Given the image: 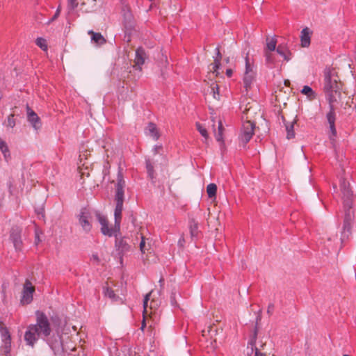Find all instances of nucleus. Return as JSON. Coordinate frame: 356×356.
<instances>
[{"label": "nucleus", "instance_id": "15", "mask_svg": "<svg viewBox=\"0 0 356 356\" xmlns=\"http://www.w3.org/2000/svg\"><path fill=\"white\" fill-rule=\"evenodd\" d=\"M27 120L35 130L40 129L42 126L40 118L29 106L27 107Z\"/></svg>", "mask_w": 356, "mask_h": 356}, {"label": "nucleus", "instance_id": "50", "mask_svg": "<svg viewBox=\"0 0 356 356\" xmlns=\"http://www.w3.org/2000/svg\"><path fill=\"white\" fill-rule=\"evenodd\" d=\"M149 296H150V293L147 294V295L145 296L144 300H145V301L148 302V301H149Z\"/></svg>", "mask_w": 356, "mask_h": 356}, {"label": "nucleus", "instance_id": "25", "mask_svg": "<svg viewBox=\"0 0 356 356\" xmlns=\"http://www.w3.org/2000/svg\"><path fill=\"white\" fill-rule=\"evenodd\" d=\"M264 55L266 57V63L269 65L270 68L274 67L276 60L272 51L269 52L266 50H264Z\"/></svg>", "mask_w": 356, "mask_h": 356}, {"label": "nucleus", "instance_id": "18", "mask_svg": "<svg viewBox=\"0 0 356 356\" xmlns=\"http://www.w3.org/2000/svg\"><path fill=\"white\" fill-rule=\"evenodd\" d=\"M88 33L91 35V41L98 46L102 45L106 42V39L100 33H96L90 30Z\"/></svg>", "mask_w": 356, "mask_h": 356}, {"label": "nucleus", "instance_id": "44", "mask_svg": "<svg viewBox=\"0 0 356 356\" xmlns=\"http://www.w3.org/2000/svg\"><path fill=\"white\" fill-rule=\"evenodd\" d=\"M283 58H284V60L286 61H289L291 58V53L289 51V49L288 50V52L286 53V56H283Z\"/></svg>", "mask_w": 356, "mask_h": 356}, {"label": "nucleus", "instance_id": "51", "mask_svg": "<svg viewBox=\"0 0 356 356\" xmlns=\"http://www.w3.org/2000/svg\"><path fill=\"white\" fill-rule=\"evenodd\" d=\"M147 302H148L143 300L144 311L146 310V307H147Z\"/></svg>", "mask_w": 356, "mask_h": 356}, {"label": "nucleus", "instance_id": "16", "mask_svg": "<svg viewBox=\"0 0 356 356\" xmlns=\"http://www.w3.org/2000/svg\"><path fill=\"white\" fill-rule=\"evenodd\" d=\"M312 32L308 27L304 28L301 31L300 41L302 47H308L311 42Z\"/></svg>", "mask_w": 356, "mask_h": 356}, {"label": "nucleus", "instance_id": "33", "mask_svg": "<svg viewBox=\"0 0 356 356\" xmlns=\"http://www.w3.org/2000/svg\"><path fill=\"white\" fill-rule=\"evenodd\" d=\"M275 50L278 54L283 57L286 56V53L288 52L289 49L284 44H280Z\"/></svg>", "mask_w": 356, "mask_h": 356}, {"label": "nucleus", "instance_id": "22", "mask_svg": "<svg viewBox=\"0 0 356 356\" xmlns=\"http://www.w3.org/2000/svg\"><path fill=\"white\" fill-rule=\"evenodd\" d=\"M0 150L3 154L4 159L6 162L11 159V155L7 143L0 138Z\"/></svg>", "mask_w": 356, "mask_h": 356}, {"label": "nucleus", "instance_id": "26", "mask_svg": "<svg viewBox=\"0 0 356 356\" xmlns=\"http://www.w3.org/2000/svg\"><path fill=\"white\" fill-rule=\"evenodd\" d=\"M277 45V39L275 37L269 39L268 37L266 38V48L264 50H266L269 52L274 51L276 49Z\"/></svg>", "mask_w": 356, "mask_h": 356}, {"label": "nucleus", "instance_id": "43", "mask_svg": "<svg viewBox=\"0 0 356 356\" xmlns=\"http://www.w3.org/2000/svg\"><path fill=\"white\" fill-rule=\"evenodd\" d=\"M6 330V331H8V330L7 329V327H6L5 326H3V323L0 320V332H1V335L3 334V330Z\"/></svg>", "mask_w": 356, "mask_h": 356}, {"label": "nucleus", "instance_id": "34", "mask_svg": "<svg viewBox=\"0 0 356 356\" xmlns=\"http://www.w3.org/2000/svg\"><path fill=\"white\" fill-rule=\"evenodd\" d=\"M36 44L43 50H46L47 49V41L42 38H38L36 39Z\"/></svg>", "mask_w": 356, "mask_h": 356}, {"label": "nucleus", "instance_id": "48", "mask_svg": "<svg viewBox=\"0 0 356 356\" xmlns=\"http://www.w3.org/2000/svg\"><path fill=\"white\" fill-rule=\"evenodd\" d=\"M145 327H146V323H145V320L144 318L143 322H142L140 330L143 331Z\"/></svg>", "mask_w": 356, "mask_h": 356}, {"label": "nucleus", "instance_id": "53", "mask_svg": "<svg viewBox=\"0 0 356 356\" xmlns=\"http://www.w3.org/2000/svg\"><path fill=\"white\" fill-rule=\"evenodd\" d=\"M225 60L227 63H228L229 62V58L228 57V58H225Z\"/></svg>", "mask_w": 356, "mask_h": 356}, {"label": "nucleus", "instance_id": "2", "mask_svg": "<svg viewBox=\"0 0 356 356\" xmlns=\"http://www.w3.org/2000/svg\"><path fill=\"white\" fill-rule=\"evenodd\" d=\"M35 314L36 323L29 325L24 334V340L26 344L33 347L35 343L41 337L47 342L54 352L58 350L61 345L60 341L56 339L54 341L49 339L52 329L48 317L43 312L40 310H37Z\"/></svg>", "mask_w": 356, "mask_h": 356}, {"label": "nucleus", "instance_id": "45", "mask_svg": "<svg viewBox=\"0 0 356 356\" xmlns=\"http://www.w3.org/2000/svg\"><path fill=\"white\" fill-rule=\"evenodd\" d=\"M163 147L162 145H156L154 147V154H159L160 152V150L162 149Z\"/></svg>", "mask_w": 356, "mask_h": 356}, {"label": "nucleus", "instance_id": "20", "mask_svg": "<svg viewBox=\"0 0 356 356\" xmlns=\"http://www.w3.org/2000/svg\"><path fill=\"white\" fill-rule=\"evenodd\" d=\"M146 131L147 134L152 137L154 140H157L159 138L160 134L156 125L154 123L149 122L146 128Z\"/></svg>", "mask_w": 356, "mask_h": 356}, {"label": "nucleus", "instance_id": "12", "mask_svg": "<svg viewBox=\"0 0 356 356\" xmlns=\"http://www.w3.org/2000/svg\"><path fill=\"white\" fill-rule=\"evenodd\" d=\"M35 291V287L29 279H26L22 291V296L21 298V303L22 305H28L33 300V295Z\"/></svg>", "mask_w": 356, "mask_h": 356}, {"label": "nucleus", "instance_id": "52", "mask_svg": "<svg viewBox=\"0 0 356 356\" xmlns=\"http://www.w3.org/2000/svg\"><path fill=\"white\" fill-rule=\"evenodd\" d=\"M288 83H289V80H285V81H284V84H285V86H287V85H288Z\"/></svg>", "mask_w": 356, "mask_h": 356}, {"label": "nucleus", "instance_id": "49", "mask_svg": "<svg viewBox=\"0 0 356 356\" xmlns=\"http://www.w3.org/2000/svg\"><path fill=\"white\" fill-rule=\"evenodd\" d=\"M159 283H160V286L161 287H163V284H164V279L163 277H161L160 280H159Z\"/></svg>", "mask_w": 356, "mask_h": 356}, {"label": "nucleus", "instance_id": "35", "mask_svg": "<svg viewBox=\"0 0 356 356\" xmlns=\"http://www.w3.org/2000/svg\"><path fill=\"white\" fill-rule=\"evenodd\" d=\"M301 92L308 97L314 96V92L312 88L308 86H305L301 90Z\"/></svg>", "mask_w": 356, "mask_h": 356}, {"label": "nucleus", "instance_id": "54", "mask_svg": "<svg viewBox=\"0 0 356 356\" xmlns=\"http://www.w3.org/2000/svg\"><path fill=\"white\" fill-rule=\"evenodd\" d=\"M343 356H350V355H343Z\"/></svg>", "mask_w": 356, "mask_h": 356}, {"label": "nucleus", "instance_id": "31", "mask_svg": "<svg viewBox=\"0 0 356 356\" xmlns=\"http://www.w3.org/2000/svg\"><path fill=\"white\" fill-rule=\"evenodd\" d=\"M3 124L7 127L13 128L16 124L15 115H9L7 120L5 121Z\"/></svg>", "mask_w": 356, "mask_h": 356}, {"label": "nucleus", "instance_id": "47", "mask_svg": "<svg viewBox=\"0 0 356 356\" xmlns=\"http://www.w3.org/2000/svg\"><path fill=\"white\" fill-rule=\"evenodd\" d=\"M232 74H233V70L232 69H227L226 70V75L228 77H231L232 76Z\"/></svg>", "mask_w": 356, "mask_h": 356}, {"label": "nucleus", "instance_id": "39", "mask_svg": "<svg viewBox=\"0 0 356 356\" xmlns=\"http://www.w3.org/2000/svg\"><path fill=\"white\" fill-rule=\"evenodd\" d=\"M275 305L273 303H270L268 306L267 314L268 316H271L273 314Z\"/></svg>", "mask_w": 356, "mask_h": 356}, {"label": "nucleus", "instance_id": "37", "mask_svg": "<svg viewBox=\"0 0 356 356\" xmlns=\"http://www.w3.org/2000/svg\"><path fill=\"white\" fill-rule=\"evenodd\" d=\"M141 238V241H140V250L141 251V252L143 254L145 253V250H147L146 248V244H145V238L143 236H140Z\"/></svg>", "mask_w": 356, "mask_h": 356}, {"label": "nucleus", "instance_id": "41", "mask_svg": "<svg viewBox=\"0 0 356 356\" xmlns=\"http://www.w3.org/2000/svg\"><path fill=\"white\" fill-rule=\"evenodd\" d=\"M129 220L135 226L136 218L134 216V213H131L129 216Z\"/></svg>", "mask_w": 356, "mask_h": 356}, {"label": "nucleus", "instance_id": "27", "mask_svg": "<svg viewBox=\"0 0 356 356\" xmlns=\"http://www.w3.org/2000/svg\"><path fill=\"white\" fill-rule=\"evenodd\" d=\"M207 192L209 198L216 197L217 186L215 184H209L207 187Z\"/></svg>", "mask_w": 356, "mask_h": 356}, {"label": "nucleus", "instance_id": "1", "mask_svg": "<svg viewBox=\"0 0 356 356\" xmlns=\"http://www.w3.org/2000/svg\"><path fill=\"white\" fill-rule=\"evenodd\" d=\"M124 187L125 181L124 180L122 172L119 171L115 188V201L116 205L114 211L115 224L113 227H109L108 220L106 216L102 215L99 211H95L96 218L101 225L102 234L108 237L113 236H115V235L120 234V223L124 200Z\"/></svg>", "mask_w": 356, "mask_h": 356}, {"label": "nucleus", "instance_id": "3", "mask_svg": "<svg viewBox=\"0 0 356 356\" xmlns=\"http://www.w3.org/2000/svg\"><path fill=\"white\" fill-rule=\"evenodd\" d=\"M324 91L327 95L328 102L333 97L336 102L341 97V82L339 81L331 72H325L324 79Z\"/></svg>", "mask_w": 356, "mask_h": 356}, {"label": "nucleus", "instance_id": "5", "mask_svg": "<svg viewBox=\"0 0 356 356\" xmlns=\"http://www.w3.org/2000/svg\"><path fill=\"white\" fill-rule=\"evenodd\" d=\"M115 246L116 251L122 261V257L127 255L129 252H131L133 250V247L130 244V238L126 236H122L120 233L115 235Z\"/></svg>", "mask_w": 356, "mask_h": 356}, {"label": "nucleus", "instance_id": "38", "mask_svg": "<svg viewBox=\"0 0 356 356\" xmlns=\"http://www.w3.org/2000/svg\"><path fill=\"white\" fill-rule=\"evenodd\" d=\"M60 10H61V6H58V8H57V9H56V10L55 14H54V16L50 19V20L48 22V23H47V24H49V23L52 22H54V20H56V19L58 17V16H59V15H60Z\"/></svg>", "mask_w": 356, "mask_h": 356}, {"label": "nucleus", "instance_id": "11", "mask_svg": "<svg viewBox=\"0 0 356 356\" xmlns=\"http://www.w3.org/2000/svg\"><path fill=\"white\" fill-rule=\"evenodd\" d=\"M123 11V25L125 33L124 38L127 37V42H130L131 34L135 27V21L132 14L130 13L129 10L125 11V10L124 9Z\"/></svg>", "mask_w": 356, "mask_h": 356}, {"label": "nucleus", "instance_id": "24", "mask_svg": "<svg viewBox=\"0 0 356 356\" xmlns=\"http://www.w3.org/2000/svg\"><path fill=\"white\" fill-rule=\"evenodd\" d=\"M225 131V128L222 125V121H218V132H215V137L218 142H220L221 143H224L223 140V132ZM214 131H216V129H214Z\"/></svg>", "mask_w": 356, "mask_h": 356}, {"label": "nucleus", "instance_id": "7", "mask_svg": "<svg viewBox=\"0 0 356 356\" xmlns=\"http://www.w3.org/2000/svg\"><path fill=\"white\" fill-rule=\"evenodd\" d=\"M255 124L253 122L247 120L243 122L241 133L238 139L243 144V147H245L247 143L251 140L254 134Z\"/></svg>", "mask_w": 356, "mask_h": 356}, {"label": "nucleus", "instance_id": "42", "mask_svg": "<svg viewBox=\"0 0 356 356\" xmlns=\"http://www.w3.org/2000/svg\"><path fill=\"white\" fill-rule=\"evenodd\" d=\"M91 260H93L94 261H95L97 264H99V261H100V259L99 258V256L97 255V254H93L90 258Z\"/></svg>", "mask_w": 356, "mask_h": 356}, {"label": "nucleus", "instance_id": "32", "mask_svg": "<svg viewBox=\"0 0 356 356\" xmlns=\"http://www.w3.org/2000/svg\"><path fill=\"white\" fill-rule=\"evenodd\" d=\"M211 92L213 93V98L216 99H219V87L218 85L213 83L211 86Z\"/></svg>", "mask_w": 356, "mask_h": 356}, {"label": "nucleus", "instance_id": "9", "mask_svg": "<svg viewBox=\"0 0 356 356\" xmlns=\"http://www.w3.org/2000/svg\"><path fill=\"white\" fill-rule=\"evenodd\" d=\"M22 228L17 225H13L10 231V240L12 241L16 251H21L23 247L22 240Z\"/></svg>", "mask_w": 356, "mask_h": 356}, {"label": "nucleus", "instance_id": "6", "mask_svg": "<svg viewBox=\"0 0 356 356\" xmlns=\"http://www.w3.org/2000/svg\"><path fill=\"white\" fill-rule=\"evenodd\" d=\"M334 102H336V99L333 97H330V111L326 115V118L327 122L329 124L330 134L329 136L330 140L333 143L335 140V138L337 137V129L335 127V121H336V113L334 107Z\"/></svg>", "mask_w": 356, "mask_h": 356}, {"label": "nucleus", "instance_id": "46", "mask_svg": "<svg viewBox=\"0 0 356 356\" xmlns=\"http://www.w3.org/2000/svg\"><path fill=\"white\" fill-rule=\"evenodd\" d=\"M40 241H41V240L39 236V233H38V230H36L35 231V245H37Z\"/></svg>", "mask_w": 356, "mask_h": 356}, {"label": "nucleus", "instance_id": "14", "mask_svg": "<svg viewBox=\"0 0 356 356\" xmlns=\"http://www.w3.org/2000/svg\"><path fill=\"white\" fill-rule=\"evenodd\" d=\"M146 58L147 56L145 49L143 47H138L136 50V57L134 59L135 65L134 67L137 70L141 71V65L144 64Z\"/></svg>", "mask_w": 356, "mask_h": 356}, {"label": "nucleus", "instance_id": "29", "mask_svg": "<svg viewBox=\"0 0 356 356\" xmlns=\"http://www.w3.org/2000/svg\"><path fill=\"white\" fill-rule=\"evenodd\" d=\"M104 295L113 301H116L119 298V297L115 293L114 291L109 287L104 289Z\"/></svg>", "mask_w": 356, "mask_h": 356}, {"label": "nucleus", "instance_id": "21", "mask_svg": "<svg viewBox=\"0 0 356 356\" xmlns=\"http://www.w3.org/2000/svg\"><path fill=\"white\" fill-rule=\"evenodd\" d=\"M189 229L191 238H197L199 234L198 222L194 218L189 219Z\"/></svg>", "mask_w": 356, "mask_h": 356}, {"label": "nucleus", "instance_id": "4", "mask_svg": "<svg viewBox=\"0 0 356 356\" xmlns=\"http://www.w3.org/2000/svg\"><path fill=\"white\" fill-rule=\"evenodd\" d=\"M353 205L350 207H343L344 216L343 220V227L341 232V241L343 243L345 239H348L351 234L352 226L355 220V212L352 209Z\"/></svg>", "mask_w": 356, "mask_h": 356}, {"label": "nucleus", "instance_id": "40", "mask_svg": "<svg viewBox=\"0 0 356 356\" xmlns=\"http://www.w3.org/2000/svg\"><path fill=\"white\" fill-rule=\"evenodd\" d=\"M253 348H254L255 349L254 356H266V354L261 353L257 347H255V345L253 346ZM251 350L252 352L254 348H251Z\"/></svg>", "mask_w": 356, "mask_h": 356}, {"label": "nucleus", "instance_id": "19", "mask_svg": "<svg viewBox=\"0 0 356 356\" xmlns=\"http://www.w3.org/2000/svg\"><path fill=\"white\" fill-rule=\"evenodd\" d=\"M216 56L214 58V63L212 64L213 65V73H216V76H218V70L220 69V66H221V60H222V54L220 51V47L218 46L216 49Z\"/></svg>", "mask_w": 356, "mask_h": 356}, {"label": "nucleus", "instance_id": "23", "mask_svg": "<svg viewBox=\"0 0 356 356\" xmlns=\"http://www.w3.org/2000/svg\"><path fill=\"white\" fill-rule=\"evenodd\" d=\"M145 164H146V169L148 175V177L150 178V179L154 182V179L156 177V173L154 169V165L153 163L151 161L150 159H147L145 160Z\"/></svg>", "mask_w": 356, "mask_h": 356}, {"label": "nucleus", "instance_id": "30", "mask_svg": "<svg viewBox=\"0 0 356 356\" xmlns=\"http://www.w3.org/2000/svg\"><path fill=\"white\" fill-rule=\"evenodd\" d=\"M196 128L202 137L204 138L206 140L209 138V134L207 132V129L203 127L200 122H196Z\"/></svg>", "mask_w": 356, "mask_h": 356}, {"label": "nucleus", "instance_id": "8", "mask_svg": "<svg viewBox=\"0 0 356 356\" xmlns=\"http://www.w3.org/2000/svg\"><path fill=\"white\" fill-rule=\"evenodd\" d=\"M340 188L342 193L343 207H350L353 203V193L350 183L345 178L340 180Z\"/></svg>", "mask_w": 356, "mask_h": 356}, {"label": "nucleus", "instance_id": "17", "mask_svg": "<svg viewBox=\"0 0 356 356\" xmlns=\"http://www.w3.org/2000/svg\"><path fill=\"white\" fill-rule=\"evenodd\" d=\"M261 310H259V314L257 315V318H256V325H255V327H254V331H253V333L250 337V339L248 342V346H252V349L253 348V346H254V344L256 343V341H257V334H258V331H259V327H258V325H259V323L261 321Z\"/></svg>", "mask_w": 356, "mask_h": 356}, {"label": "nucleus", "instance_id": "10", "mask_svg": "<svg viewBox=\"0 0 356 356\" xmlns=\"http://www.w3.org/2000/svg\"><path fill=\"white\" fill-rule=\"evenodd\" d=\"M91 218L92 215L89 209L86 207L82 208L78 215V219L79 225L86 233H89L92 229V224L90 222Z\"/></svg>", "mask_w": 356, "mask_h": 356}, {"label": "nucleus", "instance_id": "13", "mask_svg": "<svg viewBox=\"0 0 356 356\" xmlns=\"http://www.w3.org/2000/svg\"><path fill=\"white\" fill-rule=\"evenodd\" d=\"M254 81V73L249 63L248 57L245 58V73L243 77V83L245 90L248 91Z\"/></svg>", "mask_w": 356, "mask_h": 356}, {"label": "nucleus", "instance_id": "28", "mask_svg": "<svg viewBox=\"0 0 356 356\" xmlns=\"http://www.w3.org/2000/svg\"><path fill=\"white\" fill-rule=\"evenodd\" d=\"M295 122H291V124H285L286 131L287 132L286 138L288 139H291L295 137V132H294V124Z\"/></svg>", "mask_w": 356, "mask_h": 356}, {"label": "nucleus", "instance_id": "36", "mask_svg": "<svg viewBox=\"0 0 356 356\" xmlns=\"http://www.w3.org/2000/svg\"><path fill=\"white\" fill-rule=\"evenodd\" d=\"M78 6V2L76 0L67 1V8L70 11L74 10Z\"/></svg>", "mask_w": 356, "mask_h": 356}]
</instances>
